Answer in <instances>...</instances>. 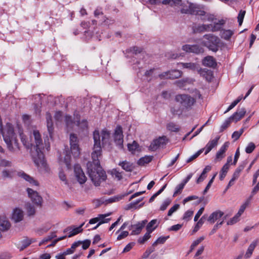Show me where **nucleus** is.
<instances>
[{"label":"nucleus","mask_w":259,"mask_h":259,"mask_svg":"<svg viewBox=\"0 0 259 259\" xmlns=\"http://www.w3.org/2000/svg\"><path fill=\"white\" fill-rule=\"evenodd\" d=\"M101 138L103 146L110 144V133L107 130H103L101 133L95 131L93 133L94 144L92 153V161L87 163L89 176L96 186H100L101 183L106 180V172L101 166L99 158L102 156Z\"/></svg>","instance_id":"obj_1"},{"label":"nucleus","mask_w":259,"mask_h":259,"mask_svg":"<svg viewBox=\"0 0 259 259\" xmlns=\"http://www.w3.org/2000/svg\"><path fill=\"white\" fill-rule=\"evenodd\" d=\"M31 138L30 144L27 143L23 138H21V141L27 149H30L31 155L35 165L38 167L40 165L45 166L46 162L44 152L45 150L49 151L50 149L49 138L48 137L45 138L43 143L41 135L36 130L33 131Z\"/></svg>","instance_id":"obj_2"},{"label":"nucleus","mask_w":259,"mask_h":259,"mask_svg":"<svg viewBox=\"0 0 259 259\" xmlns=\"http://www.w3.org/2000/svg\"><path fill=\"white\" fill-rule=\"evenodd\" d=\"M220 43V38L212 34L204 35L201 40L203 46L214 52H217L219 50Z\"/></svg>","instance_id":"obj_3"},{"label":"nucleus","mask_w":259,"mask_h":259,"mask_svg":"<svg viewBox=\"0 0 259 259\" xmlns=\"http://www.w3.org/2000/svg\"><path fill=\"white\" fill-rule=\"evenodd\" d=\"M175 101L184 110L191 109L196 103V99L188 94H178L175 96Z\"/></svg>","instance_id":"obj_4"},{"label":"nucleus","mask_w":259,"mask_h":259,"mask_svg":"<svg viewBox=\"0 0 259 259\" xmlns=\"http://www.w3.org/2000/svg\"><path fill=\"white\" fill-rule=\"evenodd\" d=\"M70 144L71 153L75 157H78L80 155V149L78 144L77 137L74 134L70 135Z\"/></svg>","instance_id":"obj_5"},{"label":"nucleus","mask_w":259,"mask_h":259,"mask_svg":"<svg viewBox=\"0 0 259 259\" xmlns=\"http://www.w3.org/2000/svg\"><path fill=\"white\" fill-rule=\"evenodd\" d=\"M27 192L32 202L37 206H41L42 198L38 192L29 188L27 189Z\"/></svg>","instance_id":"obj_6"},{"label":"nucleus","mask_w":259,"mask_h":259,"mask_svg":"<svg viewBox=\"0 0 259 259\" xmlns=\"http://www.w3.org/2000/svg\"><path fill=\"white\" fill-rule=\"evenodd\" d=\"M113 137L115 144L118 146L119 148H122L123 135L122 128L120 125H117L116 126L114 133Z\"/></svg>","instance_id":"obj_7"},{"label":"nucleus","mask_w":259,"mask_h":259,"mask_svg":"<svg viewBox=\"0 0 259 259\" xmlns=\"http://www.w3.org/2000/svg\"><path fill=\"white\" fill-rule=\"evenodd\" d=\"M166 141L167 139L165 136L159 137L152 142L149 148L150 150L154 151L160 147L163 148L166 144Z\"/></svg>","instance_id":"obj_8"},{"label":"nucleus","mask_w":259,"mask_h":259,"mask_svg":"<svg viewBox=\"0 0 259 259\" xmlns=\"http://www.w3.org/2000/svg\"><path fill=\"white\" fill-rule=\"evenodd\" d=\"M76 179L80 184H83L87 180L82 168L79 164H76L74 167Z\"/></svg>","instance_id":"obj_9"},{"label":"nucleus","mask_w":259,"mask_h":259,"mask_svg":"<svg viewBox=\"0 0 259 259\" xmlns=\"http://www.w3.org/2000/svg\"><path fill=\"white\" fill-rule=\"evenodd\" d=\"M182 50L186 52L194 53L197 54L202 53L203 50L198 45H185L182 47Z\"/></svg>","instance_id":"obj_10"},{"label":"nucleus","mask_w":259,"mask_h":259,"mask_svg":"<svg viewBox=\"0 0 259 259\" xmlns=\"http://www.w3.org/2000/svg\"><path fill=\"white\" fill-rule=\"evenodd\" d=\"M84 224V223H83L79 227H74V226L68 227L64 230V232H66L70 231V232L67 237L69 238L72 237L82 232L83 229H82V227Z\"/></svg>","instance_id":"obj_11"},{"label":"nucleus","mask_w":259,"mask_h":259,"mask_svg":"<svg viewBox=\"0 0 259 259\" xmlns=\"http://www.w3.org/2000/svg\"><path fill=\"white\" fill-rule=\"evenodd\" d=\"M47 121V126L49 136L51 138L53 137L54 132V124L52 120V117L50 113L47 112L46 114Z\"/></svg>","instance_id":"obj_12"},{"label":"nucleus","mask_w":259,"mask_h":259,"mask_svg":"<svg viewBox=\"0 0 259 259\" xmlns=\"http://www.w3.org/2000/svg\"><path fill=\"white\" fill-rule=\"evenodd\" d=\"M246 109L245 108H239L236 112H235L232 116H230L232 121L237 122L242 118L246 113Z\"/></svg>","instance_id":"obj_13"},{"label":"nucleus","mask_w":259,"mask_h":259,"mask_svg":"<svg viewBox=\"0 0 259 259\" xmlns=\"http://www.w3.org/2000/svg\"><path fill=\"white\" fill-rule=\"evenodd\" d=\"M146 221H142L141 223H138V224L136 225H131L128 227L129 230H132L133 228H134V229L133 230L131 235H138L140 234L142 230V229L144 228L145 224Z\"/></svg>","instance_id":"obj_14"},{"label":"nucleus","mask_w":259,"mask_h":259,"mask_svg":"<svg viewBox=\"0 0 259 259\" xmlns=\"http://www.w3.org/2000/svg\"><path fill=\"white\" fill-rule=\"evenodd\" d=\"M18 176L22 178L24 180H25L26 181L28 182L30 185H34V186H38V183L37 181L34 180L32 177H31L30 176L27 175L24 171H20L18 173Z\"/></svg>","instance_id":"obj_15"},{"label":"nucleus","mask_w":259,"mask_h":259,"mask_svg":"<svg viewBox=\"0 0 259 259\" xmlns=\"http://www.w3.org/2000/svg\"><path fill=\"white\" fill-rule=\"evenodd\" d=\"M198 72L201 76L204 77L207 81H211L213 78V72L211 70L204 68L198 69Z\"/></svg>","instance_id":"obj_16"},{"label":"nucleus","mask_w":259,"mask_h":259,"mask_svg":"<svg viewBox=\"0 0 259 259\" xmlns=\"http://www.w3.org/2000/svg\"><path fill=\"white\" fill-rule=\"evenodd\" d=\"M203 65L208 67L215 68L217 66V62L212 56H208L205 57L202 61Z\"/></svg>","instance_id":"obj_17"},{"label":"nucleus","mask_w":259,"mask_h":259,"mask_svg":"<svg viewBox=\"0 0 259 259\" xmlns=\"http://www.w3.org/2000/svg\"><path fill=\"white\" fill-rule=\"evenodd\" d=\"M224 212L221 210H217L210 214L207 219V221L210 224H213L215 221L222 217Z\"/></svg>","instance_id":"obj_18"},{"label":"nucleus","mask_w":259,"mask_h":259,"mask_svg":"<svg viewBox=\"0 0 259 259\" xmlns=\"http://www.w3.org/2000/svg\"><path fill=\"white\" fill-rule=\"evenodd\" d=\"M219 139L220 137H217L214 139L211 140L208 142L205 147L203 148L204 149V154L205 155L208 154L212 149V148L218 145Z\"/></svg>","instance_id":"obj_19"},{"label":"nucleus","mask_w":259,"mask_h":259,"mask_svg":"<svg viewBox=\"0 0 259 259\" xmlns=\"http://www.w3.org/2000/svg\"><path fill=\"white\" fill-rule=\"evenodd\" d=\"M143 198H141L140 199H139L135 201L132 202L131 203H130L127 204L125 207V210H130V209H136L137 208H139L141 207H142L144 204V203H142L141 204H140L139 206H138V203L141 202L143 200Z\"/></svg>","instance_id":"obj_20"},{"label":"nucleus","mask_w":259,"mask_h":259,"mask_svg":"<svg viewBox=\"0 0 259 259\" xmlns=\"http://www.w3.org/2000/svg\"><path fill=\"white\" fill-rule=\"evenodd\" d=\"M23 218V212L22 210L18 208H16L14 210L12 215V220L15 222H19L22 220Z\"/></svg>","instance_id":"obj_21"},{"label":"nucleus","mask_w":259,"mask_h":259,"mask_svg":"<svg viewBox=\"0 0 259 259\" xmlns=\"http://www.w3.org/2000/svg\"><path fill=\"white\" fill-rule=\"evenodd\" d=\"M229 145L228 142H226L223 144L216 154V159L221 160L224 157V153L227 150Z\"/></svg>","instance_id":"obj_22"},{"label":"nucleus","mask_w":259,"mask_h":259,"mask_svg":"<svg viewBox=\"0 0 259 259\" xmlns=\"http://www.w3.org/2000/svg\"><path fill=\"white\" fill-rule=\"evenodd\" d=\"M91 240L89 239H86L83 241H78L74 242L73 243V247L72 248H77L81 244H82V248L83 249L85 250L88 249L91 244Z\"/></svg>","instance_id":"obj_23"},{"label":"nucleus","mask_w":259,"mask_h":259,"mask_svg":"<svg viewBox=\"0 0 259 259\" xmlns=\"http://www.w3.org/2000/svg\"><path fill=\"white\" fill-rule=\"evenodd\" d=\"M258 244V240H254L249 246L245 255V258H248L251 257L253 251Z\"/></svg>","instance_id":"obj_24"},{"label":"nucleus","mask_w":259,"mask_h":259,"mask_svg":"<svg viewBox=\"0 0 259 259\" xmlns=\"http://www.w3.org/2000/svg\"><path fill=\"white\" fill-rule=\"evenodd\" d=\"M119 165L121 166L122 169H123L124 170H125L126 171L131 172L134 168L133 164L130 162H128L127 161H123L122 162H120L119 163Z\"/></svg>","instance_id":"obj_25"},{"label":"nucleus","mask_w":259,"mask_h":259,"mask_svg":"<svg viewBox=\"0 0 259 259\" xmlns=\"http://www.w3.org/2000/svg\"><path fill=\"white\" fill-rule=\"evenodd\" d=\"M10 223L5 218H0V231L8 230L10 227Z\"/></svg>","instance_id":"obj_26"},{"label":"nucleus","mask_w":259,"mask_h":259,"mask_svg":"<svg viewBox=\"0 0 259 259\" xmlns=\"http://www.w3.org/2000/svg\"><path fill=\"white\" fill-rule=\"evenodd\" d=\"M211 169V167L210 165H207L203 169L201 175L198 177L197 180H196V183L199 184L202 181L206 178V174L209 172Z\"/></svg>","instance_id":"obj_27"},{"label":"nucleus","mask_w":259,"mask_h":259,"mask_svg":"<svg viewBox=\"0 0 259 259\" xmlns=\"http://www.w3.org/2000/svg\"><path fill=\"white\" fill-rule=\"evenodd\" d=\"M169 79H175L180 77L182 75V72L180 70L174 69L169 70Z\"/></svg>","instance_id":"obj_28"},{"label":"nucleus","mask_w":259,"mask_h":259,"mask_svg":"<svg viewBox=\"0 0 259 259\" xmlns=\"http://www.w3.org/2000/svg\"><path fill=\"white\" fill-rule=\"evenodd\" d=\"M196 15H199V16L202 17L201 18V20L203 21H213L212 17L210 15H206V12L204 10H202L201 8L200 9V10H199L198 11V12L197 13Z\"/></svg>","instance_id":"obj_29"},{"label":"nucleus","mask_w":259,"mask_h":259,"mask_svg":"<svg viewBox=\"0 0 259 259\" xmlns=\"http://www.w3.org/2000/svg\"><path fill=\"white\" fill-rule=\"evenodd\" d=\"M32 243V241L31 240L28 239V238H26L22 241H21L18 244V248L20 251H22L25 248L29 246Z\"/></svg>","instance_id":"obj_30"},{"label":"nucleus","mask_w":259,"mask_h":259,"mask_svg":"<svg viewBox=\"0 0 259 259\" xmlns=\"http://www.w3.org/2000/svg\"><path fill=\"white\" fill-rule=\"evenodd\" d=\"M204 24L194 23L192 26L193 33H202L204 32Z\"/></svg>","instance_id":"obj_31"},{"label":"nucleus","mask_w":259,"mask_h":259,"mask_svg":"<svg viewBox=\"0 0 259 259\" xmlns=\"http://www.w3.org/2000/svg\"><path fill=\"white\" fill-rule=\"evenodd\" d=\"M180 64L184 68H187L191 70H198L197 64L194 63H181Z\"/></svg>","instance_id":"obj_32"},{"label":"nucleus","mask_w":259,"mask_h":259,"mask_svg":"<svg viewBox=\"0 0 259 259\" xmlns=\"http://www.w3.org/2000/svg\"><path fill=\"white\" fill-rule=\"evenodd\" d=\"M224 24L225 21L224 20H219L218 22H214V24H212L211 31L215 32L220 30L222 25Z\"/></svg>","instance_id":"obj_33"},{"label":"nucleus","mask_w":259,"mask_h":259,"mask_svg":"<svg viewBox=\"0 0 259 259\" xmlns=\"http://www.w3.org/2000/svg\"><path fill=\"white\" fill-rule=\"evenodd\" d=\"M190 14L196 15L197 13L201 8V6L196 4L190 3L189 4Z\"/></svg>","instance_id":"obj_34"},{"label":"nucleus","mask_w":259,"mask_h":259,"mask_svg":"<svg viewBox=\"0 0 259 259\" xmlns=\"http://www.w3.org/2000/svg\"><path fill=\"white\" fill-rule=\"evenodd\" d=\"M152 160V156H146L145 157H143L138 161L137 163L138 165L142 166L144 165L145 164L149 163Z\"/></svg>","instance_id":"obj_35"},{"label":"nucleus","mask_w":259,"mask_h":259,"mask_svg":"<svg viewBox=\"0 0 259 259\" xmlns=\"http://www.w3.org/2000/svg\"><path fill=\"white\" fill-rule=\"evenodd\" d=\"M221 33L222 38L226 40H229L233 34V32L231 30H223Z\"/></svg>","instance_id":"obj_36"},{"label":"nucleus","mask_w":259,"mask_h":259,"mask_svg":"<svg viewBox=\"0 0 259 259\" xmlns=\"http://www.w3.org/2000/svg\"><path fill=\"white\" fill-rule=\"evenodd\" d=\"M11 146L13 149L8 148L12 152H15L17 150H20L19 145L16 137L12 139L11 141Z\"/></svg>","instance_id":"obj_37"},{"label":"nucleus","mask_w":259,"mask_h":259,"mask_svg":"<svg viewBox=\"0 0 259 259\" xmlns=\"http://www.w3.org/2000/svg\"><path fill=\"white\" fill-rule=\"evenodd\" d=\"M229 168V165L228 164H225L223 167L222 168L220 173V180L222 181L225 178L226 174L228 172V170Z\"/></svg>","instance_id":"obj_38"},{"label":"nucleus","mask_w":259,"mask_h":259,"mask_svg":"<svg viewBox=\"0 0 259 259\" xmlns=\"http://www.w3.org/2000/svg\"><path fill=\"white\" fill-rule=\"evenodd\" d=\"M152 230H147V232L145 234L143 237H140L138 240V243L140 244H143L145 241L148 240L150 237V234L152 233Z\"/></svg>","instance_id":"obj_39"},{"label":"nucleus","mask_w":259,"mask_h":259,"mask_svg":"<svg viewBox=\"0 0 259 259\" xmlns=\"http://www.w3.org/2000/svg\"><path fill=\"white\" fill-rule=\"evenodd\" d=\"M108 215H109V214H99L98 217L94 218L91 219L89 221V224H94L98 222H100L101 220H104L105 219V218Z\"/></svg>","instance_id":"obj_40"},{"label":"nucleus","mask_w":259,"mask_h":259,"mask_svg":"<svg viewBox=\"0 0 259 259\" xmlns=\"http://www.w3.org/2000/svg\"><path fill=\"white\" fill-rule=\"evenodd\" d=\"M26 209L29 216H33L35 213V209L34 206L29 203L26 204Z\"/></svg>","instance_id":"obj_41"},{"label":"nucleus","mask_w":259,"mask_h":259,"mask_svg":"<svg viewBox=\"0 0 259 259\" xmlns=\"http://www.w3.org/2000/svg\"><path fill=\"white\" fill-rule=\"evenodd\" d=\"M206 218L205 215H203L201 219L198 221V222L196 224L194 229L193 232H197L199 228L201 227V226L203 224L204 222V220Z\"/></svg>","instance_id":"obj_42"},{"label":"nucleus","mask_w":259,"mask_h":259,"mask_svg":"<svg viewBox=\"0 0 259 259\" xmlns=\"http://www.w3.org/2000/svg\"><path fill=\"white\" fill-rule=\"evenodd\" d=\"M204 151V149H201L198 150L196 153L192 155L190 157H189L186 161L187 163H189L194 160L195 159L197 158L203 151Z\"/></svg>","instance_id":"obj_43"},{"label":"nucleus","mask_w":259,"mask_h":259,"mask_svg":"<svg viewBox=\"0 0 259 259\" xmlns=\"http://www.w3.org/2000/svg\"><path fill=\"white\" fill-rule=\"evenodd\" d=\"M232 121V119L230 117L227 119L221 125L220 132H222L226 130L230 125Z\"/></svg>","instance_id":"obj_44"},{"label":"nucleus","mask_w":259,"mask_h":259,"mask_svg":"<svg viewBox=\"0 0 259 259\" xmlns=\"http://www.w3.org/2000/svg\"><path fill=\"white\" fill-rule=\"evenodd\" d=\"M245 13L246 11L245 10H241L239 11V13L237 17L238 22L239 23V26H241L242 24Z\"/></svg>","instance_id":"obj_45"},{"label":"nucleus","mask_w":259,"mask_h":259,"mask_svg":"<svg viewBox=\"0 0 259 259\" xmlns=\"http://www.w3.org/2000/svg\"><path fill=\"white\" fill-rule=\"evenodd\" d=\"M169 236H161L153 243V246H156L158 244H163L169 238Z\"/></svg>","instance_id":"obj_46"},{"label":"nucleus","mask_w":259,"mask_h":259,"mask_svg":"<svg viewBox=\"0 0 259 259\" xmlns=\"http://www.w3.org/2000/svg\"><path fill=\"white\" fill-rule=\"evenodd\" d=\"M167 128L171 132H178L179 131V126L174 122H170L167 125Z\"/></svg>","instance_id":"obj_47"},{"label":"nucleus","mask_w":259,"mask_h":259,"mask_svg":"<svg viewBox=\"0 0 259 259\" xmlns=\"http://www.w3.org/2000/svg\"><path fill=\"white\" fill-rule=\"evenodd\" d=\"M250 198L248 199L244 204H243L240 207L238 212L237 213V214L239 215L240 217L241 215V214L243 213L246 207L248 206V205L249 204L250 202Z\"/></svg>","instance_id":"obj_48"},{"label":"nucleus","mask_w":259,"mask_h":259,"mask_svg":"<svg viewBox=\"0 0 259 259\" xmlns=\"http://www.w3.org/2000/svg\"><path fill=\"white\" fill-rule=\"evenodd\" d=\"M127 147L130 151L134 153L138 148L139 144L136 141H134L132 144H128Z\"/></svg>","instance_id":"obj_49"},{"label":"nucleus","mask_w":259,"mask_h":259,"mask_svg":"<svg viewBox=\"0 0 259 259\" xmlns=\"http://www.w3.org/2000/svg\"><path fill=\"white\" fill-rule=\"evenodd\" d=\"M185 187L184 184L181 183V184L177 185L175 189V191L173 194V197L176 196L178 194L181 193L183 189Z\"/></svg>","instance_id":"obj_50"},{"label":"nucleus","mask_w":259,"mask_h":259,"mask_svg":"<svg viewBox=\"0 0 259 259\" xmlns=\"http://www.w3.org/2000/svg\"><path fill=\"white\" fill-rule=\"evenodd\" d=\"M157 220H151L147 225L146 226V230H152V232H153L157 227V226L155 227H153V226L155 225L157 223Z\"/></svg>","instance_id":"obj_51"},{"label":"nucleus","mask_w":259,"mask_h":259,"mask_svg":"<svg viewBox=\"0 0 259 259\" xmlns=\"http://www.w3.org/2000/svg\"><path fill=\"white\" fill-rule=\"evenodd\" d=\"M255 148L254 144L252 142H250L245 148V152L248 154L252 153Z\"/></svg>","instance_id":"obj_52"},{"label":"nucleus","mask_w":259,"mask_h":259,"mask_svg":"<svg viewBox=\"0 0 259 259\" xmlns=\"http://www.w3.org/2000/svg\"><path fill=\"white\" fill-rule=\"evenodd\" d=\"M203 239H204V237H201L199 238H198V239L195 240L192 243V244H191V245L190 246V250L189 252H191L194 249V248L197 245H198Z\"/></svg>","instance_id":"obj_53"},{"label":"nucleus","mask_w":259,"mask_h":259,"mask_svg":"<svg viewBox=\"0 0 259 259\" xmlns=\"http://www.w3.org/2000/svg\"><path fill=\"white\" fill-rule=\"evenodd\" d=\"M224 220L225 219H223L220 222H217V223L213 226V229L210 231V232L209 233L210 235L213 234L217 231V230L219 228V227L223 224V223L224 222Z\"/></svg>","instance_id":"obj_54"},{"label":"nucleus","mask_w":259,"mask_h":259,"mask_svg":"<svg viewBox=\"0 0 259 259\" xmlns=\"http://www.w3.org/2000/svg\"><path fill=\"white\" fill-rule=\"evenodd\" d=\"M217 175V172H215L214 175L213 176L212 178L210 180V181H209L208 183L207 184V186H206L205 189L203 191V194L204 195L206 193H207V192L208 191V190L209 189L210 187H211L213 182V180L215 178V177H216V176Z\"/></svg>","instance_id":"obj_55"},{"label":"nucleus","mask_w":259,"mask_h":259,"mask_svg":"<svg viewBox=\"0 0 259 259\" xmlns=\"http://www.w3.org/2000/svg\"><path fill=\"white\" fill-rule=\"evenodd\" d=\"M13 172V170H4L2 171V176L4 178H12Z\"/></svg>","instance_id":"obj_56"},{"label":"nucleus","mask_w":259,"mask_h":259,"mask_svg":"<svg viewBox=\"0 0 259 259\" xmlns=\"http://www.w3.org/2000/svg\"><path fill=\"white\" fill-rule=\"evenodd\" d=\"M170 202L171 200L169 199H166L165 200L160 206V210L161 211L165 210L167 208V206L170 204Z\"/></svg>","instance_id":"obj_57"},{"label":"nucleus","mask_w":259,"mask_h":259,"mask_svg":"<svg viewBox=\"0 0 259 259\" xmlns=\"http://www.w3.org/2000/svg\"><path fill=\"white\" fill-rule=\"evenodd\" d=\"M239 218H240V216L236 214L234 217H233L229 221H228L227 225H232L236 223L237 222L239 221Z\"/></svg>","instance_id":"obj_58"},{"label":"nucleus","mask_w":259,"mask_h":259,"mask_svg":"<svg viewBox=\"0 0 259 259\" xmlns=\"http://www.w3.org/2000/svg\"><path fill=\"white\" fill-rule=\"evenodd\" d=\"M193 214V211L188 210L185 213L183 219L186 221H188L191 219Z\"/></svg>","instance_id":"obj_59"},{"label":"nucleus","mask_w":259,"mask_h":259,"mask_svg":"<svg viewBox=\"0 0 259 259\" xmlns=\"http://www.w3.org/2000/svg\"><path fill=\"white\" fill-rule=\"evenodd\" d=\"M180 207V205L178 204H176L174 205L172 207H171L168 210L167 213L168 216H171L172 213L177 211Z\"/></svg>","instance_id":"obj_60"},{"label":"nucleus","mask_w":259,"mask_h":259,"mask_svg":"<svg viewBox=\"0 0 259 259\" xmlns=\"http://www.w3.org/2000/svg\"><path fill=\"white\" fill-rule=\"evenodd\" d=\"M123 198L122 196H115L113 197L110 198L108 199L107 201L108 203H113L115 202H117L121 200Z\"/></svg>","instance_id":"obj_61"},{"label":"nucleus","mask_w":259,"mask_h":259,"mask_svg":"<svg viewBox=\"0 0 259 259\" xmlns=\"http://www.w3.org/2000/svg\"><path fill=\"white\" fill-rule=\"evenodd\" d=\"M64 162L66 165V167L68 168H70L71 167L70 160H71V156L69 155L66 154L64 157Z\"/></svg>","instance_id":"obj_62"},{"label":"nucleus","mask_w":259,"mask_h":259,"mask_svg":"<svg viewBox=\"0 0 259 259\" xmlns=\"http://www.w3.org/2000/svg\"><path fill=\"white\" fill-rule=\"evenodd\" d=\"M59 177L60 179L64 182V183L65 185H68V183L67 182V180L66 179V175H65L64 172L62 171H60L59 174Z\"/></svg>","instance_id":"obj_63"},{"label":"nucleus","mask_w":259,"mask_h":259,"mask_svg":"<svg viewBox=\"0 0 259 259\" xmlns=\"http://www.w3.org/2000/svg\"><path fill=\"white\" fill-rule=\"evenodd\" d=\"M247 161H243L238 167L235 169L236 171H238L239 174L241 172V171L244 168L246 165L247 164Z\"/></svg>","instance_id":"obj_64"}]
</instances>
